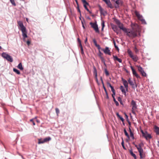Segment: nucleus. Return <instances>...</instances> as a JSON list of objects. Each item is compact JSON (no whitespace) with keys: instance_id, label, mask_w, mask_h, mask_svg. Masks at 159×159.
I'll use <instances>...</instances> for the list:
<instances>
[{"instance_id":"obj_11","label":"nucleus","mask_w":159,"mask_h":159,"mask_svg":"<svg viewBox=\"0 0 159 159\" xmlns=\"http://www.w3.org/2000/svg\"><path fill=\"white\" fill-rule=\"evenodd\" d=\"M130 68L132 70L133 75H135L137 78H139V76L137 74L135 70L134 69L133 67L132 66H131Z\"/></svg>"},{"instance_id":"obj_4","label":"nucleus","mask_w":159,"mask_h":159,"mask_svg":"<svg viewBox=\"0 0 159 159\" xmlns=\"http://www.w3.org/2000/svg\"><path fill=\"white\" fill-rule=\"evenodd\" d=\"M2 56L4 58H5L8 61L12 62L13 61L12 58L8 54L5 52H3L2 54Z\"/></svg>"},{"instance_id":"obj_13","label":"nucleus","mask_w":159,"mask_h":159,"mask_svg":"<svg viewBox=\"0 0 159 159\" xmlns=\"http://www.w3.org/2000/svg\"><path fill=\"white\" fill-rule=\"evenodd\" d=\"M131 104L132 106V109H136L137 106L136 102L134 100H132L131 102Z\"/></svg>"},{"instance_id":"obj_59","label":"nucleus","mask_w":159,"mask_h":159,"mask_svg":"<svg viewBox=\"0 0 159 159\" xmlns=\"http://www.w3.org/2000/svg\"><path fill=\"white\" fill-rule=\"evenodd\" d=\"M141 132L142 133V135H143L144 134V132H143V130H141Z\"/></svg>"},{"instance_id":"obj_57","label":"nucleus","mask_w":159,"mask_h":159,"mask_svg":"<svg viewBox=\"0 0 159 159\" xmlns=\"http://www.w3.org/2000/svg\"><path fill=\"white\" fill-rule=\"evenodd\" d=\"M100 11L101 12H102V11L103 10V9L102 8V7H100V9H99Z\"/></svg>"},{"instance_id":"obj_51","label":"nucleus","mask_w":159,"mask_h":159,"mask_svg":"<svg viewBox=\"0 0 159 159\" xmlns=\"http://www.w3.org/2000/svg\"><path fill=\"white\" fill-rule=\"evenodd\" d=\"M30 121L32 122L33 125H35V124L34 122L33 121V119H31L30 120Z\"/></svg>"},{"instance_id":"obj_31","label":"nucleus","mask_w":159,"mask_h":159,"mask_svg":"<svg viewBox=\"0 0 159 159\" xmlns=\"http://www.w3.org/2000/svg\"><path fill=\"white\" fill-rule=\"evenodd\" d=\"M101 81H102V83L103 84V89L105 90V92H106V93H107V90H106V89L105 87L104 86V83H103V81L102 80V78H101Z\"/></svg>"},{"instance_id":"obj_52","label":"nucleus","mask_w":159,"mask_h":159,"mask_svg":"<svg viewBox=\"0 0 159 159\" xmlns=\"http://www.w3.org/2000/svg\"><path fill=\"white\" fill-rule=\"evenodd\" d=\"M98 48V49L99 50V51H100V50L101 49V47H100V46L99 45H98V46H96Z\"/></svg>"},{"instance_id":"obj_22","label":"nucleus","mask_w":159,"mask_h":159,"mask_svg":"<svg viewBox=\"0 0 159 159\" xmlns=\"http://www.w3.org/2000/svg\"><path fill=\"white\" fill-rule=\"evenodd\" d=\"M93 73L95 74V77L97 78V71L96 69L95 66H93Z\"/></svg>"},{"instance_id":"obj_27","label":"nucleus","mask_w":159,"mask_h":159,"mask_svg":"<svg viewBox=\"0 0 159 159\" xmlns=\"http://www.w3.org/2000/svg\"><path fill=\"white\" fill-rule=\"evenodd\" d=\"M130 152L131 155L134 158V159L137 158L136 155L133 153L132 151H130Z\"/></svg>"},{"instance_id":"obj_10","label":"nucleus","mask_w":159,"mask_h":159,"mask_svg":"<svg viewBox=\"0 0 159 159\" xmlns=\"http://www.w3.org/2000/svg\"><path fill=\"white\" fill-rule=\"evenodd\" d=\"M143 136L147 140L148 139H150L152 138L151 135L148 134L146 131L144 132V134L143 135Z\"/></svg>"},{"instance_id":"obj_42","label":"nucleus","mask_w":159,"mask_h":159,"mask_svg":"<svg viewBox=\"0 0 159 159\" xmlns=\"http://www.w3.org/2000/svg\"><path fill=\"white\" fill-rule=\"evenodd\" d=\"M99 54L98 55L99 56L100 58L101 57H102V55H103V53H102L100 51H99Z\"/></svg>"},{"instance_id":"obj_48","label":"nucleus","mask_w":159,"mask_h":159,"mask_svg":"<svg viewBox=\"0 0 159 159\" xmlns=\"http://www.w3.org/2000/svg\"><path fill=\"white\" fill-rule=\"evenodd\" d=\"M81 53L82 54H84V52L83 50V47L81 48Z\"/></svg>"},{"instance_id":"obj_34","label":"nucleus","mask_w":159,"mask_h":159,"mask_svg":"<svg viewBox=\"0 0 159 159\" xmlns=\"http://www.w3.org/2000/svg\"><path fill=\"white\" fill-rule=\"evenodd\" d=\"M10 2L14 6H16V4L14 0H10Z\"/></svg>"},{"instance_id":"obj_54","label":"nucleus","mask_w":159,"mask_h":159,"mask_svg":"<svg viewBox=\"0 0 159 159\" xmlns=\"http://www.w3.org/2000/svg\"><path fill=\"white\" fill-rule=\"evenodd\" d=\"M121 145H122V147H123L125 149V146H124V141L123 140L121 143Z\"/></svg>"},{"instance_id":"obj_18","label":"nucleus","mask_w":159,"mask_h":159,"mask_svg":"<svg viewBox=\"0 0 159 159\" xmlns=\"http://www.w3.org/2000/svg\"><path fill=\"white\" fill-rule=\"evenodd\" d=\"M143 145V143H141L139 144L138 146V148L137 149L138 150V152L140 151L141 150H143V148L141 147V146Z\"/></svg>"},{"instance_id":"obj_20","label":"nucleus","mask_w":159,"mask_h":159,"mask_svg":"<svg viewBox=\"0 0 159 159\" xmlns=\"http://www.w3.org/2000/svg\"><path fill=\"white\" fill-rule=\"evenodd\" d=\"M112 28L113 29V30L115 32H116L117 33V34H118V33L117 32L118 29L117 27L116 26L114 25L112 27Z\"/></svg>"},{"instance_id":"obj_64","label":"nucleus","mask_w":159,"mask_h":159,"mask_svg":"<svg viewBox=\"0 0 159 159\" xmlns=\"http://www.w3.org/2000/svg\"><path fill=\"white\" fill-rule=\"evenodd\" d=\"M76 3L77 4L78 6V3L77 0H75Z\"/></svg>"},{"instance_id":"obj_21","label":"nucleus","mask_w":159,"mask_h":159,"mask_svg":"<svg viewBox=\"0 0 159 159\" xmlns=\"http://www.w3.org/2000/svg\"><path fill=\"white\" fill-rule=\"evenodd\" d=\"M17 67L18 69L21 70H23V67L22 64L21 63H19Z\"/></svg>"},{"instance_id":"obj_36","label":"nucleus","mask_w":159,"mask_h":159,"mask_svg":"<svg viewBox=\"0 0 159 159\" xmlns=\"http://www.w3.org/2000/svg\"><path fill=\"white\" fill-rule=\"evenodd\" d=\"M82 1L84 4V5H88V3L86 2L85 0H82Z\"/></svg>"},{"instance_id":"obj_39","label":"nucleus","mask_w":159,"mask_h":159,"mask_svg":"<svg viewBox=\"0 0 159 159\" xmlns=\"http://www.w3.org/2000/svg\"><path fill=\"white\" fill-rule=\"evenodd\" d=\"M110 88H111V91L113 93H114V92H115V90L114 89V87L112 86H111Z\"/></svg>"},{"instance_id":"obj_9","label":"nucleus","mask_w":159,"mask_h":159,"mask_svg":"<svg viewBox=\"0 0 159 159\" xmlns=\"http://www.w3.org/2000/svg\"><path fill=\"white\" fill-rule=\"evenodd\" d=\"M128 81L129 83V84L132 86V88L135 89L136 88H137V85H136L134 86V82L130 78H129L128 80Z\"/></svg>"},{"instance_id":"obj_6","label":"nucleus","mask_w":159,"mask_h":159,"mask_svg":"<svg viewBox=\"0 0 159 159\" xmlns=\"http://www.w3.org/2000/svg\"><path fill=\"white\" fill-rule=\"evenodd\" d=\"M90 25H91V27L93 28L96 32L98 33H99V31L98 28V25L96 23L90 22Z\"/></svg>"},{"instance_id":"obj_3","label":"nucleus","mask_w":159,"mask_h":159,"mask_svg":"<svg viewBox=\"0 0 159 159\" xmlns=\"http://www.w3.org/2000/svg\"><path fill=\"white\" fill-rule=\"evenodd\" d=\"M135 13L138 19L141 21L142 24H146V21L143 19L142 15H141L138 12L136 11H135Z\"/></svg>"},{"instance_id":"obj_7","label":"nucleus","mask_w":159,"mask_h":159,"mask_svg":"<svg viewBox=\"0 0 159 159\" xmlns=\"http://www.w3.org/2000/svg\"><path fill=\"white\" fill-rule=\"evenodd\" d=\"M121 80L123 82L124 85V86L126 91H128V83L127 81L124 79L123 78H121Z\"/></svg>"},{"instance_id":"obj_49","label":"nucleus","mask_w":159,"mask_h":159,"mask_svg":"<svg viewBox=\"0 0 159 159\" xmlns=\"http://www.w3.org/2000/svg\"><path fill=\"white\" fill-rule=\"evenodd\" d=\"M116 23L118 25L119 24H120L121 23L120 21L119 20H116Z\"/></svg>"},{"instance_id":"obj_35","label":"nucleus","mask_w":159,"mask_h":159,"mask_svg":"<svg viewBox=\"0 0 159 159\" xmlns=\"http://www.w3.org/2000/svg\"><path fill=\"white\" fill-rule=\"evenodd\" d=\"M93 41L95 46H97L98 45V44H97V41H96V40L95 39H93Z\"/></svg>"},{"instance_id":"obj_63","label":"nucleus","mask_w":159,"mask_h":159,"mask_svg":"<svg viewBox=\"0 0 159 159\" xmlns=\"http://www.w3.org/2000/svg\"><path fill=\"white\" fill-rule=\"evenodd\" d=\"M115 95V92H114V93H113V94L112 95V97H114V96Z\"/></svg>"},{"instance_id":"obj_62","label":"nucleus","mask_w":159,"mask_h":159,"mask_svg":"<svg viewBox=\"0 0 159 159\" xmlns=\"http://www.w3.org/2000/svg\"><path fill=\"white\" fill-rule=\"evenodd\" d=\"M82 27H83L84 29H85V28L84 25L82 21Z\"/></svg>"},{"instance_id":"obj_17","label":"nucleus","mask_w":159,"mask_h":159,"mask_svg":"<svg viewBox=\"0 0 159 159\" xmlns=\"http://www.w3.org/2000/svg\"><path fill=\"white\" fill-rule=\"evenodd\" d=\"M113 58L114 61H117L120 63H121L122 60L120 58H119L116 56H113Z\"/></svg>"},{"instance_id":"obj_5","label":"nucleus","mask_w":159,"mask_h":159,"mask_svg":"<svg viewBox=\"0 0 159 159\" xmlns=\"http://www.w3.org/2000/svg\"><path fill=\"white\" fill-rule=\"evenodd\" d=\"M51 138L50 137H48L44 138L43 139H39L38 140V144H41L43 143H44L47 142L48 141H49L51 140Z\"/></svg>"},{"instance_id":"obj_23","label":"nucleus","mask_w":159,"mask_h":159,"mask_svg":"<svg viewBox=\"0 0 159 159\" xmlns=\"http://www.w3.org/2000/svg\"><path fill=\"white\" fill-rule=\"evenodd\" d=\"M13 71L15 73H16L18 75H19L20 74V71L18 70H17L16 69L14 68L13 69Z\"/></svg>"},{"instance_id":"obj_50","label":"nucleus","mask_w":159,"mask_h":159,"mask_svg":"<svg viewBox=\"0 0 159 159\" xmlns=\"http://www.w3.org/2000/svg\"><path fill=\"white\" fill-rule=\"evenodd\" d=\"M119 118L121 120V121H122V122H123L124 121V118L121 116H120Z\"/></svg>"},{"instance_id":"obj_56","label":"nucleus","mask_w":159,"mask_h":159,"mask_svg":"<svg viewBox=\"0 0 159 159\" xmlns=\"http://www.w3.org/2000/svg\"><path fill=\"white\" fill-rule=\"evenodd\" d=\"M77 40L79 43H81V40H80L79 38H78L77 39Z\"/></svg>"},{"instance_id":"obj_40","label":"nucleus","mask_w":159,"mask_h":159,"mask_svg":"<svg viewBox=\"0 0 159 159\" xmlns=\"http://www.w3.org/2000/svg\"><path fill=\"white\" fill-rule=\"evenodd\" d=\"M110 88H111V91L113 93H114V92H115V90L114 89V87L112 86H111Z\"/></svg>"},{"instance_id":"obj_60","label":"nucleus","mask_w":159,"mask_h":159,"mask_svg":"<svg viewBox=\"0 0 159 159\" xmlns=\"http://www.w3.org/2000/svg\"><path fill=\"white\" fill-rule=\"evenodd\" d=\"M79 45H80V48H81L82 47H83L82 46V45L81 43H79Z\"/></svg>"},{"instance_id":"obj_33","label":"nucleus","mask_w":159,"mask_h":159,"mask_svg":"<svg viewBox=\"0 0 159 159\" xmlns=\"http://www.w3.org/2000/svg\"><path fill=\"white\" fill-rule=\"evenodd\" d=\"M100 59L101 60V61L103 62L104 63V64L106 66V64L105 63V60L104 58L103 57H101L100 58Z\"/></svg>"},{"instance_id":"obj_53","label":"nucleus","mask_w":159,"mask_h":159,"mask_svg":"<svg viewBox=\"0 0 159 159\" xmlns=\"http://www.w3.org/2000/svg\"><path fill=\"white\" fill-rule=\"evenodd\" d=\"M107 85L108 87H111V86H112L111 85V84L109 83H107Z\"/></svg>"},{"instance_id":"obj_45","label":"nucleus","mask_w":159,"mask_h":159,"mask_svg":"<svg viewBox=\"0 0 159 159\" xmlns=\"http://www.w3.org/2000/svg\"><path fill=\"white\" fill-rule=\"evenodd\" d=\"M87 5H84V6L86 10L87 11H89V9L87 7Z\"/></svg>"},{"instance_id":"obj_2","label":"nucleus","mask_w":159,"mask_h":159,"mask_svg":"<svg viewBox=\"0 0 159 159\" xmlns=\"http://www.w3.org/2000/svg\"><path fill=\"white\" fill-rule=\"evenodd\" d=\"M17 22L19 26L20 27V30L22 32L23 40L24 42H25L26 41V38L28 37L27 35V32L26 28L24 26L22 21H19Z\"/></svg>"},{"instance_id":"obj_14","label":"nucleus","mask_w":159,"mask_h":159,"mask_svg":"<svg viewBox=\"0 0 159 159\" xmlns=\"http://www.w3.org/2000/svg\"><path fill=\"white\" fill-rule=\"evenodd\" d=\"M118 27L121 30H122L124 32L126 31L127 28L124 27L122 23H120L118 25Z\"/></svg>"},{"instance_id":"obj_47","label":"nucleus","mask_w":159,"mask_h":159,"mask_svg":"<svg viewBox=\"0 0 159 159\" xmlns=\"http://www.w3.org/2000/svg\"><path fill=\"white\" fill-rule=\"evenodd\" d=\"M102 27H104L105 26V24H104V21H102Z\"/></svg>"},{"instance_id":"obj_30","label":"nucleus","mask_w":159,"mask_h":159,"mask_svg":"<svg viewBox=\"0 0 159 159\" xmlns=\"http://www.w3.org/2000/svg\"><path fill=\"white\" fill-rule=\"evenodd\" d=\"M113 43H114L115 47L117 49V50L119 51V49L118 47L116 45V42L114 40H113Z\"/></svg>"},{"instance_id":"obj_15","label":"nucleus","mask_w":159,"mask_h":159,"mask_svg":"<svg viewBox=\"0 0 159 159\" xmlns=\"http://www.w3.org/2000/svg\"><path fill=\"white\" fill-rule=\"evenodd\" d=\"M139 153L140 158L142 159L145 157V154L144 153L143 150H141L140 151H139Z\"/></svg>"},{"instance_id":"obj_29","label":"nucleus","mask_w":159,"mask_h":159,"mask_svg":"<svg viewBox=\"0 0 159 159\" xmlns=\"http://www.w3.org/2000/svg\"><path fill=\"white\" fill-rule=\"evenodd\" d=\"M140 73L142 74V75L143 76H146V73L144 72V70H142V71H141Z\"/></svg>"},{"instance_id":"obj_61","label":"nucleus","mask_w":159,"mask_h":159,"mask_svg":"<svg viewBox=\"0 0 159 159\" xmlns=\"http://www.w3.org/2000/svg\"><path fill=\"white\" fill-rule=\"evenodd\" d=\"M116 115H117V117H118L119 118L120 117V115L118 113H117Z\"/></svg>"},{"instance_id":"obj_44","label":"nucleus","mask_w":159,"mask_h":159,"mask_svg":"<svg viewBox=\"0 0 159 159\" xmlns=\"http://www.w3.org/2000/svg\"><path fill=\"white\" fill-rule=\"evenodd\" d=\"M136 109H132V113L134 114V115H136V113H135V110H136Z\"/></svg>"},{"instance_id":"obj_28","label":"nucleus","mask_w":159,"mask_h":159,"mask_svg":"<svg viewBox=\"0 0 159 159\" xmlns=\"http://www.w3.org/2000/svg\"><path fill=\"white\" fill-rule=\"evenodd\" d=\"M124 132L125 134V135L127 136V137L128 138H129V135L128 134L127 132V131H126V130L125 129H124Z\"/></svg>"},{"instance_id":"obj_41","label":"nucleus","mask_w":159,"mask_h":159,"mask_svg":"<svg viewBox=\"0 0 159 159\" xmlns=\"http://www.w3.org/2000/svg\"><path fill=\"white\" fill-rule=\"evenodd\" d=\"M57 115L59 113V110L58 108H56L55 109Z\"/></svg>"},{"instance_id":"obj_37","label":"nucleus","mask_w":159,"mask_h":159,"mask_svg":"<svg viewBox=\"0 0 159 159\" xmlns=\"http://www.w3.org/2000/svg\"><path fill=\"white\" fill-rule=\"evenodd\" d=\"M128 54H129V55L130 57H132V56H133L132 52L131 51H129L128 52Z\"/></svg>"},{"instance_id":"obj_1","label":"nucleus","mask_w":159,"mask_h":159,"mask_svg":"<svg viewBox=\"0 0 159 159\" xmlns=\"http://www.w3.org/2000/svg\"><path fill=\"white\" fill-rule=\"evenodd\" d=\"M131 27L132 30L127 29L126 31L125 32L127 36L131 38H134L138 36V26L137 24L131 23Z\"/></svg>"},{"instance_id":"obj_38","label":"nucleus","mask_w":159,"mask_h":159,"mask_svg":"<svg viewBox=\"0 0 159 159\" xmlns=\"http://www.w3.org/2000/svg\"><path fill=\"white\" fill-rule=\"evenodd\" d=\"M130 136L132 139H134V134L132 132H131V133H130Z\"/></svg>"},{"instance_id":"obj_58","label":"nucleus","mask_w":159,"mask_h":159,"mask_svg":"<svg viewBox=\"0 0 159 159\" xmlns=\"http://www.w3.org/2000/svg\"><path fill=\"white\" fill-rule=\"evenodd\" d=\"M118 101L120 102V103L121 104H122V103L121 102H120L121 101V98H120V97H119L118 98Z\"/></svg>"},{"instance_id":"obj_55","label":"nucleus","mask_w":159,"mask_h":159,"mask_svg":"<svg viewBox=\"0 0 159 159\" xmlns=\"http://www.w3.org/2000/svg\"><path fill=\"white\" fill-rule=\"evenodd\" d=\"M26 43L28 45H29L30 44V42L29 41H27Z\"/></svg>"},{"instance_id":"obj_46","label":"nucleus","mask_w":159,"mask_h":159,"mask_svg":"<svg viewBox=\"0 0 159 159\" xmlns=\"http://www.w3.org/2000/svg\"><path fill=\"white\" fill-rule=\"evenodd\" d=\"M77 9L78 11L80 12V15L81 16V11H80V10L79 7V6H77Z\"/></svg>"},{"instance_id":"obj_19","label":"nucleus","mask_w":159,"mask_h":159,"mask_svg":"<svg viewBox=\"0 0 159 159\" xmlns=\"http://www.w3.org/2000/svg\"><path fill=\"white\" fill-rule=\"evenodd\" d=\"M117 5V7H119V5H122L123 2L121 0H117L115 1Z\"/></svg>"},{"instance_id":"obj_26","label":"nucleus","mask_w":159,"mask_h":159,"mask_svg":"<svg viewBox=\"0 0 159 159\" xmlns=\"http://www.w3.org/2000/svg\"><path fill=\"white\" fill-rule=\"evenodd\" d=\"M155 131L157 134H159V128L157 126L155 127Z\"/></svg>"},{"instance_id":"obj_16","label":"nucleus","mask_w":159,"mask_h":159,"mask_svg":"<svg viewBox=\"0 0 159 159\" xmlns=\"http://www.w3.org/2000/svg\"><path fill=\"white\" fill-rule=\"evenodd\" d=\"M120 89L123 93L126 96V90H125L124 87L122 85H121L120 87Z\"/></svg>"},{"instance_id":"obj_43","label":"nucleus","mask_w":159,"mask_h":159,"mask_svg":"<svg viewBox=\"0 0 159 159\" xmlns=\"http://www.w3.org/2000/svg\"><path fill=\"white\" fill-rule=\"evenodd\" d=\"M114 102H115L116 105V106H118L119 105V104L118 102L116 100V99H115L114 100H113Z\"/></svg>"},{"instance_id":"obj_12","label":"nucleus","mask_w":159,"mask_h":159,"mask_svg":"<svg viewBox=\"0 0 159 159\" xmlns=\"http://www.w3.org/2000/svg\"><path fill=\"white\" fill-rule=\"evenodd\" d=\"M108 6L111 8H113V6L111 2L109 0H102Z\"/></svg>"},{"instance_id":"obj_25","label":"nucleus","mask_w":159,"mask_h":159,"mask_svg":"<svg viewBox=\"0 0 159 159\" xmlns=\"http://www.w3.org/2000/svg\"><path fill=\"white\" fill-rule=\"evenodd\" d=\"M131 58L135 61H137L138 60V58L137 57L135 56H134V55L133 56H132V57Z\"/></svg>"},{"instance_id":"obj_24","label":"nucleus","mask_w":159,"mask_h":159,"mask_svg":"<svg viewBox=\"0 0 159 159\" xmlns=\"http://www.w3.org/2000/svg\"><path fill=\"white\" fill-rule=\"evenodd\" d=\"M137 66L138 67V70L140 72H141V71H142V70H143V68L142 67H141L140 66Z\"/></svg>"},{"instance_id":"obj_32","label":"nucleus","mask_w":159,"mask_h":159,"mask_svg":"<svg viewBox=\"0 0 159 159\" xmlns=\"http://www.w3.org/2000/svg\"><path fill=\"white\" fill-rule=\"evenodd\" d=\"M105 73L107 76H108L109 75V73L106 69H105L104 70Z\"/></svg>"},{"instance_id":"obj_8","label":"nucleus","mask_w":159,"mask_h":159,"mask_svg":"<svg viewBox=\"0 0 159 159\" xmlns=\"http://www.w3.org/2000/svg\"><path fill=\"white\" fill-rule=\"evenodd\" d=\"M101 50L103 51L105 54H108L110 55H111L110 50L108 47H106L105 49L102 48Z\"/></svg>"}]
</instances>
